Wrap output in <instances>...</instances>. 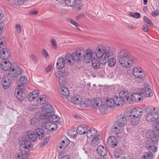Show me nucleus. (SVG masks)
I'll list each match as a JSON object with an SVG mask.
<instances>
[{
	"label": "nucleus",
	"instance_id": "64",
	"mask_svg": "<svg viewBox=\"0 0 159 159\" xmlns=\"http://www.w3.org/2000/svg\"><path fill=\"white\" fill-rule=\"evenodd\" d=\"M4 26V24L3 22H0V36L2 33V30Z\"/></svg>",
	"mask_w": 159,
	"mask_h": 159
},
{
	"label": "nucleus",
	"instance_id": "48",
	"mask_svg": "<svg viewBox=\"0 0 159 159\" xmlns=\"http://www.w3.org/2000/svg\"><path fill=\"white\" fill-rule=\"evenodd\" d=\"M148 149L149 152H151L155 153L157 151V147L154 145V144H152L151 146L149 147Z\"/></svg>",
	"mask_w": 159,
	"mask_h": 159
},
{
	"label": "nucleus",
	"instance_id": "31",
	"mask_svg": "<svg viewBox=\"0 0 159 159\" xmlns=\"http://www.w3.org/2000/svg\"><path fill=\"white\" fill-rule=\"evenodd\" d=\"M106 103L110 108L114 107L116 105L114 98L113 99L110 98H107L106 99Z\"/></svg>",
	"mask_w": 159,
	"mask_h": 159
},
{
	"label": "nucleus",
	"instance_id": "25",
	"mask_svg": "<svg viewBox=\"0 0 159 159\" xmlns=\"http://www.w3.org/2000/svg\"><path fill=\"white\" fill-rule=\"evenodd\" d=\"M26 136L32 142L35 141L37 139L38 136L35 131H28L26 132Z\"/></svg>",
	"mask_w": 159,
	"mask_h": 159
},
{
	"label": "nucleus",
	"instance_id": "27",
	"mask_svg": "<svg viewBox=\"0 0 159 159\" xmlns=\"http://www.w3.org/2000/svg\"><path fill=\"white\" fill-rule=\"evenodd\" d=\"M97 151L98 154L102 157H104L107 154L106 149L104 148V147L102 145L98 146L97 149Z\"/></svg>",
	"mask_w": 159,
	"mask_h": 159
},
{
	"label": "nucleus",
	"instance_id": "33",
	"mask_svg": "<svg viewBox=\"0 0 159 159\" xmlns=\"http://www.w3.org/2000/svg\"><path fill=\"white\" fill-rule=\"evenodd\" d=\"M114 98L116 105L117 106H122L125 102L124 100L120 96H115Z\"/></svg>",
	"mask_w": 159,
	"mask_h": 159
},
{
	"label": "nucleus",
	"instance_id": "60",
	"mask_svg": "<svg viewBox=\"0 0 159 159\" xmlns=\"http://www.w3.org/2000/svg\"><path fill=\"white\" fill-rule=\"evenodd\" d=\"M25 0H15V3L19 5H22L24 2Z\"/></svg>",
	"mask_w": 159,
	"mask_h": 159
},
{
	"label": "nucleus",
	"instance_id": "16",
	"mask_svg": "<svg viewBox=\"0 0 159 159\" xmlns=\"http://www.w3.org/2000/svg\"><path fill=\"white\" fill-rule=\"evenodd\" d=\"M107 143L109 147L114 148L116 146L118 142L116 138L114 136H111L107 139Z\"/></svg>",
	"mask_w": 159,
	"mask_h": 159
},
{
	"label": "nucleus",
	"instance_id": "41",
	"mask_svg": "<svg viewBox=\"0 0 159 159\" xmlns=\"http://www.w3.org/2000/svg\"><path fill=\"white\" fill-rule=\"evenodd\" d=\"M123 152L120 149H116L114 152V155L115 159L122 156Z\"/></svg>",
	"mask_w": 159,
	"mask_h": 159
},
{
	"label": "nucleus",
	"instance_id": "50",
	"mask_svg": "<svg viewBox=\"0 0 159 159\" xmlns=\"http://www.w3.org/2000/svg\"><path fill=\"white\" fill-rule=\"evenodd\" d=\"M51 43L52 46V48L54 49H56L57 48V43L56 40L52 38L51 39Z\"/></svg>",
	"mask_w": 159,
	"mask_h": 159
},
{
	"label": "nucleus",
	"instance_id": "2",
	"mask_svg": "<svg viewBox=\"0 0 159 159\" xmlns=\"http://www.w3.org/2000/svg\"><path fill=\"white\" fill-rule=\"evenodd\" d=\"M143 112V110L139 107L132 109L127 114V119L129 124L133 125H137L139 123V117L142 115Z\"/></svg>",
	"mask_w": 159,
	"mask_h": 159
},
{
	"label": "nucleus",
	"instance_id": "7",
	"mask_svg": "<svg viewBox=\"0 0 159 159\" xmlns=\"http://www.w3.org/2000/svg\"><path fill=\"white\" fill-rule=\"evenodd\" d=\"M68 72L66 70L58 71L55 73V75L61 86L66 84L67 80V76Z\"/></svg>",
	"mask_w": 159,
	"mask_h": 159
},
{
	"label": "nucleus",
	"instance_id": "9",
	"mask_svg": "<svg viewBox=\"0 0 159 159\" xmlns=\"http://www.w3.org/2000/svg\"><path fill=\"white\" fill-rule=\"evenodd\" d=\"M143 97L141 94L138 93H132L129 98V101H127V103L132 104L134 101L139 102L143 100Z\"/></svg>",
	"mask_w": 159,
	"mask_h": 159
},
{
	"label": "nucleus",
	"instance_id": "12",
	"mask_svg": "<svg viewBox=\"0 0 159 159\" xmlns=\"http://www.w3.org/2000/svg\"><path fill=\"white\" fill-rule=\"evenodd\" d=\"M21 71V68L18 67H12L9 71L10 73L8 74L12 77L16 78L17 76L20 74Z\"/></svg>",
	"mask_w": 159,
	"mask_h": 159
},
{
	"label": "nucleus",
	"instance_id": "53",
	"mask_svg": "<svg viewBox=\"0 0 159 159\" xmlns=\"http://www.w3.org/2000/svg\"><path fill=\"white\" fill-rule=\"evenodd\" d=\"M81 8V5L79 3H76L74 7V9L75 11H78L80 10Z\"/></svg>",
	"mask_w": 159,
	"mask_h": 159
},
{
	"label": "nucleus",
	"instance_id": "29",
	"mask_svg": "<svg viewBox=\"0 0 159 159\" xmlns=\"http://www.w3.org/2000/svg\"><path fill=\"white\" fill-rule=\"evenodd\" d=\"M100 136L99 135L95 137H94L92 139L90 143V145L93 147L96 146L99 143L100 141Z\"/></svg>",
	"mask_w": 159,
	"mask_h": 159
},
{
	"label": "nucleus",
	"instance_id": "37",
	"mask_svg": "<svg viewBox=\"0 0 159 159\" xmlns=\"http://www.w3.org/2000/svg\"><path fill=\"white\" fill-rule=\"evenodd\" d=\"M90 101L89 100L84 99L82 101V99L79 104L80 107L83 108H86L87 107L90 106Z\"/></svg>",
	"mask_w": 159,
	"mask_h": 159
},
{
	"label": "nucleus",
	"instance_id": "43",
	"mask_svg": "<svg viewBox=\"0 0 159 159\" xmlns=\"http://www.w3.org/2000/svg\"><path fill=\"white\" fill-rule=\"evenodd\" d=\"M153 156L152 152H146L144 153L142 158V159H153Z\"/></svg>",
	"mask_w": 159,
	"mask_h": 159
},
{
	"label": "nucleus",
	"instance_id": "54",
	"mask_svg": "<svg viewBox=\"0 0 159 159\" xmlns=\"http://www.w3.org/2000/svg\"><path fill=\"white\" fill-rule=\"evenodd\" d=\"M66 139L65 140H62L61 142V144H62L63 146H66L69 143V140L67 139L66 137H64Z\"/></svg>",
	"mask_w": 159,
	"mask_h": 159
},
{
	"label": "nucleus",
	"instance_id": "15",
	"mask_svg": "<svg viewBox=\"0 0 159 159\" xmlns=\"http://www.w3.org/2000/svg\"><path fill=\"white\" fill-rule=\"evenodd\" d=\"M11 81V78L9 76H4L2 80V84L3 88L5 89H8L10 86Z\"/></svg>",
	"mask_w": 159,
	"mask_h": 159
},
{
	"label": "nucleus",
	"instance_id": "57",
	"mask_svg": "<svg viewBox=\"0 0 159 159\" xmlns=\"http://www.w3.org/2000/svg\"><path fill=\"white\" fill-rule=\"evenodd\" d=\"M17 157L19 159H29L26 155H21V153L17 154Z\"/></svg>",
	"mask_w": 159,
	"mask_h": 159
},
{
	"label": "nucleus",
	"instance_id": "23",
	"mask_svg": "<svg viewBox=\"0 0 159 159\" xmlns=\"http://www.w3.org/2000/svg\"><path fill=\"white\" fill-rule=\"evenodd\" d=\"M39 93V91L37 90L33 91L27 96L28 100L30 102L34 100L38 97Z\"/></svg>",
	"mask_w": 159,
	"mask_h": 159
},
{
	"label": "nucleus",
	"instance_id": "52",
	"mask_svg": "<svg viewBox=\"0 0 159 159\" xmlns=\"http://www.w3.org/2000/svg\"><path fill=\"white\" fill-rule=\"evenodd\" d=\"M143 20L144 22L145 23H147L150 25H152L151 20L146 16H144L143 17Z\"/></svg>",
	"mask_w": 159,
	"mask_h": 159
},
{
	"label": "nucleus",
	"instance_id": "63",
	"mask_svg": "<svg viewBox=\"0 0 159 159\" xmlns=\"http://www.w3.org/2000/svg\"><path fill=\"white\" fill-rule=\"evenodd\" d=\"M151 14L153 17H155L159 15V11L157 10L151 12Z\"/></svg>",
	"mask_w": 159,
	"mask_h": 159
},
{
	"label": "nucleus",
	"instance_id": "61",
	"mask_svg": "<svg viewBox=\"0 0 159 159\" xmlns=\"http://www.w3.org/2000/svg\"><path fill=\"white\" fill-rule=\"evenodd\" d=\"M5 37H3L0 39V47L1 48L3 47L4 46L3 42L5 40Z\"/></svg>",
	"mask_w": 159,
	"mask_h": 159
},
{
	"label": "nucleus",
	"instance_id": "14",
	"mask_svg": "<svg viewBox=\"0 0 159 159\" xmlns=\"http://www.w3.org/2000/svg\"><path fill=\"white\" fill-rule=\"evenodd\" d=\"M1 69L4 70H9L12 68L11 62L8 60H4L2 61L0 64Z\"/></svg>",
	"mask_w": 159,
	"mask_h": 159
},
{
	"label": "nucleus",
	"instance_id": "28",
	"mask_svg": "<svg viewBox=\"0 0 159 159\" xmlns=\"http://www.w3.org/2000/svg\"><path fill=\"white\" fill-rule=\"evenodd\" d=\"M88 129V128L87 126L82 125L79 126L78 127L76 131L78 134L80 135H82L86 133Z\"/></svg>",
	"mask_w": 159,
	"mask_h": 159
},
{
	"label": "nucleus",
	"instance_id": "10",
	"mask_svg": "<svg viewBox=\"0 0 159 159\" xmlns=\"http://www.w3.org/2000/svg\"><path fill=\"white\" fill-rule=\"evenodd\" d=\"M41 109L42 112L44 113L41 114L46 115H50L51 113L54 110V107L50 104H45V105L42 106Z\"/></svg>",
	"mask_w": 159,
	"mask_h": 159
},
{
	"label": "nucleus",
	"instance_id": "17",
	"mask_svg": "<svg viewBox=\"0 0 159 159\" xmlns=\"http://www.w3.org/2000/svg\"><path fill=\"white\" fill-rule=\"evenodd\" d=\"M10 55L9 50L6 48H3L0 52V57L4 60H7Z\"/></svg>",
	"mask_w": 159,
	"mask_h": 159
},
{
	"label": "nucleus",
	"instance_id": "36",
	"mask_svg": "<svg viewBox=\"0 0 159 159\" xmlns=\"http://www.w3.org/2000/svg\"><path fill=\"white\" fill-rule=\"evenodd\" d=\"M47 101V99L46 98V95H43L40 96L39 98L37 99V101L38 103L41 105L45 104Z\"/></svg>",
	"mask_w": 159,
	"mask_h": 159
},
{
	"label": "nucleus",
	"instance_id": "49",
	"mask_svg": "<svg viewBox=\"0 0 159 159\" xmlns=\"http://www.w3.org/2000/svg\"><path fill=\"white\" fill-rule=\"evenodd\" d=\"M134 75L135 77L140 79H143L145 77V75L142 72L136 74Z\"/></svg>",
	"mask_w": 159,
	"mask_h": 159
},
{
	"label": "nucleus",
	"instance_id": "13",
	"mask_svg": "<svg viewBox=\"0 0 159 159\" xmlns=\"http://www.w3.org/2000/svg\"><path fill=\"white\" fill-rule=\"evenodd\" d=\"M40 117L41 119L43 120L50 119L54 122H58L60 119V117L58 116L55 115L41 114Z\"/></svg>",
	"mask_w": 159,
	"mask_h": 159
},
{
	"label": "nucleus",
	"instance_id": "42",
	"mask_svg": "<svg viewBox=\"0 0 159 159\" xmlns=\"http://www.w3.org/2000/svg\"><path fill=\"white\" fill-rule=\"evenodd\" d=\"M67 21L69 22L74 25L76 29L79 31H81V30L79 27V24L75 21L70 18H68Z\"/></svg>",
	"mask_w": 159,
	"mask_h": 159
},
{
	"label": "nucleus",
	"instance_id": "47",
	"mask_svg": "<svg viewBox=\"0 0 159 159\" xmlns=\"http://www.w3.org/2000/svg\"><path fill=\"white\" fill-rule=\"evenodd\" d=\"M76 0H65L66 4L70 7H71L75 3Z\"/></svg>",
	"mask_w": 159,
	"mask_h": 159
},
{
	"label": "nucleus",
	"instance_id": "5",
	"mask_svg": "<svg viewBox=\"0 0 159 159\" xmlns=\"http://www.w3.org/2000/svg\"><path fill=\"white\" fill-rule=\"evenodd\" d=\"M158 111V109L156 107H149L147 108L146 110L147 113L146 116V120L149 122L156 120L159 116Z\"/></svg>",
	"mask_w": 159,
	"mask_h": 159
},
{
	"label": "nucleus",
	"instance_id": "30",
	"mask_svg": "<svg viewBox=\"0 0 159 159\" xmlns=\"http://www.w3.org/2000/svg\"><path fill=\"white\" fill-rule=\"evenodd\" d=\"M59 92L60 93L66 97H67L69 96L70 92L68 89L66 87H61L59 90Z\"/></svg>",
	"mask_w": 159,
	"mask_h": 159
},
{
	"label": "nucleus",
	"instance_id": "55",
	"mask_svg": "<svg viewBox=\"0 0 159 159\" xmlns=\"http://www.w3.org/2000/svg\"><path fill=\"white\" fill-rule=\"evenodd\" d=\"M142 71L140 69L139 67H135L133 70V73L134 75L138 73L142 72Z\"/></svg>",
	"mask_w": 159,
	"mask_h": 159
},
{
	"label": "nucleus",
	"instance_id": "19",
	"mask_svg": "<svg viewBox=\"0 0 159 159\" xmlns=\"http://www.w3.org/2000/svg\"><path fill=\"white\" fill-rule=\"evenodd\" d=\"M86 54L85 55L84 61L86 63H89L92 60L93 55V52L90 49H87L86 51Z\"/></svg>",
	"mask_w": 159,
	"mask_h": 159
},
{
	"label": "nucleus",
	"instance_id": "35",
	"mask_svg": "<svg viewBox=\"0 0 159 159\" xmlns=\"http://www.w3.org/2000/svg\"><path fill=\"white\" fill-rule=\"evenodd\" d=\"M27 82V78L24 76H23L20 78L18 82V86L22 87L24 86Z\"/></svg>",
	"mask_w": 159,
	"mask_h": 159
},
{
	"label": "nucleus",
	"instance_id": "20",
	"mask_svg": "<svg viewBox=\"0 0 159 159\" xmlns=\"http://www.w3.org/2000/svg\"><path fill=\"white\" fill-rule=\"evenodd\" d=\"M129 94L127 90L126 89L121 91L119 93V96L124 100L125 102L127 103V101H129Z\"/></svg>",
	"mask_w": 159,
	"mask_h": 159
},
{
	"label": "nucleus",
	"instance_id": "46",
	"mask_svg": "<svg viewBox=\"0 0 159 159\" xmlns=\"http://www.w3.org/2000/svg\"><path fill=\"white\" fill-rule=\"evenodd\" d=\"M90 103L92 107L96 109H98L99 103L98 101L94 99H92L91 101H90Z\"/></svg>",
	"mask_w": 159,
	"mask_h": 159
},
{
	"label": "nucleus",
	"instance_id": "6",
	"mask_svg": "<svg viewBox=\"0 0 159 159\" xmlns=\"http://www.w3.org/2000/svg\"><path fill=\"white\" fill-rule=\"evenodd\" d=\"M20 152L18 153H21V155H26L32 148L33 144L28 139H23L20 142Z\"/></svg>",
	"mask_w": 159,
	"mask_h": 159
},
{
	"label": "nucleus",
	"instance_id": "22",
	"mask_svg": "<svg viewBox=\"0 0 159 159\" xmlns=\"http://www.w3.org/2000/svg\"><path fill=\"white\" fill-rule=\"evenodd\" d=\"M86 134L87 137L89 139H92L98 135V134L97 130L93 128L88 129Z\"/></svg>",
	"mask_w": 159,
	"mask_h": 159
},
{
	"label": "nucleus",
	"instance_id": "32",
	"mask_svg": "<svg viewBox=\"0 0 159 159\" xmlns=\"http://www.w3.org/2000/svg\"><path fill=\"white\" fill-rule=\"evenodd\" d=\"M34 131L39 139L43 138L45 135V132L41 128L36 129Z\"/></svg>",
	"mask_w": 159,
	"mask_h": 159
},
{
	"label": "nucleus",
	"instance_id": "45",
	"mask_svg": "<svg viewBox=\"0 0 159 159\" xmlns=\"http://www.w3.org/2000/svg\"><path fill=\"white\" fill-rule=\"evenodd\" d=\"M157 143H153L152 140H149L146 141L144 143V146L148 149L151 146L152 144H154Z\"/></svg>",
	"mask_w": 159,
	"mask_h": 159
},
{
	"label": "nucleus",
	"instance_id": "58",
	"mask_svg": "<svg viewBox=\"0 0 159 159\" xmlns=\"http://www.w3.org/2000/svg\"><path fill=\"white\" fill-rule=\"evenodd\" d=\"M15 28L16 31L18 34H20V33L21 30V28L20 25V24L16 25L15 26Z\"/></svg>",
	"mask_w": 159,
	"mask_h": 159
},
{
	"label": "nucleus",
	"instance_id": "62",
	"mask_svg": "<svg viewBox=\"0 0 159 159\" xmlns=\"http://www.w3.org/2000/svg\"><path fill=\"white\" fill-rule=\"evenodd\" d=\"M30 57L32 59L33 61L35 63H37L38 62V60L37 57L35 56L34 55H31L30 56Z\"/></svg>",
	"mask_w": 159,
	"mask_h": 159
},
{
	"label": "nucleus",
	"instance_id": "21",
	"mask_svg": "<svg viewBox=\"0 0 159 159\" xmlns=\"http://www.w3.org/2000/svg\"><path fill=\"white\" fill-rule=\"evenodd\" d=\"M140 93L141 95H142L146 97H151L153 95L151 90L148 88H145L141 89Z\"/></svg>",
	"mask_w": 159,
	"mask_h": 159
},
{
	"label": "nucleus",
	"instance_id": "40",
	"mask_svg": "<svg viewBox=\"0 0 159 159\" xmlns=\"http://www.w3.org/2000/svg\"><path fill=\"white\" fill-rule=\"evenodd\" d=\"M99 111L102 114H104L107 111V107L105 104H102L100 105Z\"/></svg>",
	"mask_w": 159,
	"mask_h": 159
},
{
	"label": "nucleus",
	"instance_id": "24",
	"mask_svg": "<svg viewBox=\"0 0 159 159\" xmlns=\"http://www.w3.org/2000/svg\"><path fill=\"white\" fill-rule=\"evenodd\" d=\"M65 59L62 57H59L57 60L56 67L57 69L61 70L65 67L66 64Z\"/></svg>",
	"mask_w": 159,
	"mask_h": 159
},
{
	"label": "nucleus",
	"instance_id": "18",
	"mask_svg": "<svg viewBox=\"0 0 159 159\" xmlns=\"http://www.w3.org/2000/svg\"><path fill=\"white\" fill-rule=\"evenodd\" d=\"M15 94L17 99L20 101H22L25 96V93L21 89H16L15 90Z\"/></svg>",
	"mask_w": 159,
	"mask_h": 159
},
{
	"label": "nucleus",
	"instance_id": "51",
	"mask_svg": "<svg viewBox=\"0 0 159 159\" xmlns=\"http://www.w3.org/2000/svg\"><path fill=\"white\" fill-rule=\"evenodd\" d=\"M129 14L132 16L136 18H139L140 16V14L138 12H131Z\"/></svg>",
	"mask_w": 159,
	"mask_h": 159
},
{
	"label": "nucleus",
	"instance_id": "56",
	"mask_svg": "<svg viewBox=\"0 0 159 159\" xmlns=\"http://www.w3.org/2000/svg\"><path fill=\"white\" fill-rule=\"evenodd\" d=\"M49 141V138H46L40 144V147L42 148L44 147Z\"/></svg>",
	"mask_w": 159,
	"mask_h": 159
},
{
	"label": "nucleus",
	"instance_id": "11",
	"mask_svg": "<svg viewBox=\"0 0 159 159\" xmlns=\"http://www.w3.org/2000/svg\"><path fill=\"white\" fill-rule=\"evenodd\" d=\"M127 119L125 115L123 114L120 115L118 116L116 122L117 125L123 127L126 125Z\"/></svg>",
	"mask_w": 159,
	"mask_h": 159
},
{
	"label": "nucleus",
	"instance_id": "39",
	"mask_svg": "<svg viewBox=\"0 0 159 159\" xmlns=\"http://www.w3.org/2000/svg\"><path fill=\"white\" fill-rule=\"evenodd\" d=\"M93 67L95 69H98L100 66L99 62L97 58H94L92 60Z\"/></svg>",
	"mask_w": 159,
	"mask_h": 159
},
{
	"label": "nucleus",
	"instance_id": "1",
	"mask_svg": "<svg viewBox=\"0 0 159 159\" xmlns=\"http://www.w3.org/2000/svg\"><path fill=\"white\" fill-rule=\"evenodd\" d=\"M102 45H99L95 50L96 57L98 58H100V63L101 64L105 65L108 61L109 66L112 67L115 66L116 63V60L114 57H111L109 59L110 57L112 56L114 54L113 49L110 47L107 46L102 48Z\"/></svg>",
	"mask_w": 159,
	"mask_h": 159
},
{
	"label": "nucleus",
	"instance_id": "8",
	"mask_svg": "<svg viewBox=\"0 0 159 159\" xmlns=\"http://www.w3.org/2000/svg\"><path fill=\"white\" fill-rule=\"evenodd\" d=\"M155 129L157 130V132L155 133L154 131H148L147 133L146 137L150 140H152L153 143H157V138L159 137V120L157 121L155 126Z\"/></svg>",
	"mask_w": 159,
	"mask_h": 159
},
{
	"label": "nucleus",
	"instance_id": "38",
	"mask_svg": "<svg viewBox=\"0 0 159 159\" xmlns=\"http://www.w3.org/2000/svg\"><path fill=\"white\" fill-rule=\"evenodd\" d=\"M122 127V126H120L115 123L114 124L113 130L116 134H119L121 131V128Z\"/></svg>",
	"mask_w": 159,
	"mask_h": 159
},
{
	"label": "nucleus",
	"instance_id": "59",
	"mask_svg": "<svg viewBox=\"0 0 159 159\" xmlns=\"http://www.w3.org/2000/svg\"><path fill=\"white\" fill-rule=\"evenodd\" d=\"M42 52L43 55L45 57L47 58L48 57V53L46 49H43Z\"/></svg>",
	"mask_w": 159,
	"mask_h": 159
},
{
	"label": "nucleus",
	"instance_id": "4",
	"mask_svg": "<svg viewBox=\"0 0 159 159\" xmlns=\"http://www.w3.org/2000/svg\"><path fill=\"white\" fill-rule=\"evenodd\" d=\"M120 64L124 67H129L133 63V60L129 57V53L125 50L121 51L118 55Z\"/></svg>",
	"mask_w": 159,
	"mask_h": 159
},
{
	"label": "nucleus",
	"instance_id": "44",
	"mask_svg": "<svg viewBox=\"0 0 159 159\" xmlns=\"http://www.w3.org/2000/svg\"><path fill=\"white\" fill-rule=\"evenodd\" d=\"M30 122L32 125L38 126L39 124L40 121L39 119L34 118L31 120Z\"/></svg>",
	"mask_w": 159,
	"mask_h": 159
},
{
	"label": "nucleus",
	"instance_id": "34",
	"mask_svg": "<svg viewBox=\"0 0 159 159\" xmlns=\"http://www.w3.org/2000/svg\"><path fill=\"white\" fill-rule=\"evenodd\" d=\"M81 97L79 95L74 96L71 99L72 102L75 104H79L81 102Z\"/></svg>",
	"mask_w": 159,
	"mask_h": 159
},
{
	"label": "nucleus",
	"instance_id": "3",
	"mask_svg": "<svg viewBox=\"0 0 159 159\" xmlns=\"http://www.w3.org/2000/svg\"><path fill=\"white\" fill-rule=\"evenodd\" d=\"M85 51L83 49L78 48L75 52L66 53L65 58L67 62L70 65L73 64L75 62L78 61L81 57H83Z\"/></svg>",
	"mask_w": 159,
	"mask_h": 159
},
{
	"label": "nucleus",
	"instance_id": "26",
	"mask_svg": "<svg viewBox=\"0 0 159 159\" xmlns=\"http://www.w3.org/2000/svg\"><path fill=\"white\" fill-rule=\"evenodd\" d=\"M57 127L56 124L52 122H48L45 125V129L50 131L55 130L57 129Z\"/></svg>",
	"mask_w": 159,
	"mask_h": 159
}]
</instances>
